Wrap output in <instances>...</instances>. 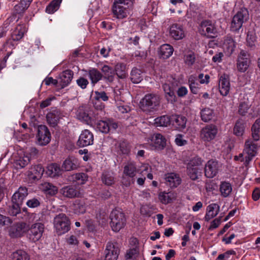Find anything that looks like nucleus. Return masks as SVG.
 Listing matches in <instances>:
<instances>
[{
    "mask_svg": "<svg viewBox=\"0 0 260 260\" xmlns=\"http://www.w3.org/2000/svg\"><path fill=\"white\" fill-rule=\"evenodd\" d=\"M258 145L250 140H247L245 143L244 152L247 154L245 158H243V154L241 153L239 156H235L236 160H240L241 161L244 160V164L247 166L251 161L253 158L256 155L258 149Z\"/></svg>",
    "mask_w": 260,
    "mask_h": 260,
    "instance_id": "obj_1",
    "label": "nucleus"
},
{
    "mask_svg": "<svg viewBox=\"0 0 260 260\" xmlns=\"http://www.w3.org/2000/svg\"><path fill=\"white\" fill-rule=\"evenodd\" d=\"M203 160L199 157L191 159L187 165V173L192 180H196L201 176Z\"/></svg>",
    "mask_w": 260,
    "mask_h": 260,
    "instance_id": "obj_2",
    "label": "nucleus"
},
{
    "mask_svg": "<svg viewBox=\"0 0 260 260\" xmlns=\"http://www.w3.org/2000/svg\"><path fill=\"white\" fill-rule=\"evenodd\" d=\"M160 98L155 93H147L141 100L140 107L143 111L156 109L159 105Z\"/></svg>",
    "mask_w": 260,
    "mask_h": 260,
    "instance_id": "obj_3",
    "label": "nucleus"
},
{
    "mask_svg": "<svg viewBox=\"0 0 260 260\" xmlns=\"http://www.w3.org/2000/svg\"><path fill=\"white\" fill-rule=\"evenodd\" d=\"M110 218L111 227L115 232H119L125 225L126 218L124 214L120 210H113L110 214Z\"/></svg>",
    "mask_w": 260,
    "mask_h": 260,
    "instance_id": "obj_4",
    "label": "nucleus"
},
{
    "mask_svg": "<svg viewBox=\"0 0 260 260\" xmlns=\"http://www.w3.org/2000/svg\"><path fill=\"white\" fill-rule=\"evenodd\" d=\"M54 228L58 235H62L70 230V221L65 214L59 213L54 218Z\"/></svg>",
    "mask_w": 260,
    "mask_h": 260,
    "instance_id": "obj_5",
    "label": "nucleus"
},
{
    "mask_svg": "<svg viewBox=\"0 0 260 260\" xmlns=\"http://www.w3.org/2000/svg\"><path fill=\"white\" fill-rule=\"evenodd\" d=\"M137 171L135 162L133 161L127 162L123 167L122 184L126 186H129L133 182V178L135 177Z\"/></svg>",
    "mask_w": 260,
    "mask_h": 260,
    "instance_id": "obj_6",
    "label": "nucleus"
},
{
    "mask_svg": "<svg viewBox=\"0 0 260 260\" xmlns=\"http://www.w3.org/2000/svg\"><path fill=\"white\" fill-rule=\"evenodd\" d=\"M45 225L40 222H37L28 226L27 237L30 241L36 242L40 240L44 232Z\"/></svg>",
    "mask_w": 260,
    "mask_h": 260,
    "instance_id": "obj_7",
    "label": "nucleus"
},
{
    "mask_svg": "<svg viewBox=\"0 0 260 260\" xmlns=\"http://www.w3.org/2000/svg\"><path fill=\"white\" fill-rule=\"evenodd\" d=\"M248 12L246 9H241L233 17L231 22V30L236 31L242 26L243 23L248 19Z\"/></svg>",
    "mask_w": 260,
    "mask_h": 260,
    "instance_id": "obj_8",
    "label": "nucleus"
},
{
    "mask_svg": "<svg viewBox=\"0 0 260 260\" xmlns=\"http://www.w3.org/2000/svg\"><path fill=\"white\" fill-rule=\"evenodd\" d=\"M118 126V123L112 119L100 120L96 124V129L104 134L114 133Z\"/></svg>",
    "mask_w": 260,
    "mask_h": 260,
    "instance_id": "obj_9",
    "label": "nucleus"
},
{
    "mask_svg": "<svg viewBox=\"0 0 260 260\" xmlns=\"http://www.w3.org/2000/svg\"><path fill=\"white\" fill-rule=\"evenodd\" d=\"M199 31L202 35L209 38H214L217 34L216 28L210 20L203 21L200 25Z\"/></svg>",
    "mask_w": 260,
    "mask_h": 260,
    "instance_id": "obj_10",
    "label": "nucleus"
},
{
    "mask_svg": "<svg viewBox=\"0 0 260 260\" xmlns=\"http://www.w3.org/2000/svg\"><path fill=\"white\" fill-rule=\"evenodd\" d=\"M76 115L78 120L88 125H91L94 121V117L92 111L88 108L79 107Z\"/></svg>",
    "mask_w": 260,
    "mask_h": 260,
    "instance_id": "obj_11",
    "label": "nucleus"
},
{
    "mask_svg": "<svg viewBox=\"0 0 260 260\" xmlns=\"http://www.w3.org/2000/svg\"><path fill=\"white\" fill-rule=\"evenodd\" d=\"M132 7V6H125L122 3L114 2L112 8V13L116 18L122 19L127 16Z\"/></svg>",
    "mask_w": 260,
    "mask_h": 260,
    "instance_id": "obj_12",
    "label": "nucleus"
},
{
    "mask_svg": "<svg viewBox=\"0 0 260 260\" xmlns=\"http://www.w3.org/2000/svg\"><path fill=\"white\" fill-rule=\"evenodd\" d=\"M218 132L217 127L214 124H208L201 131V138L205 142H210L214 139Z\"/></svg>",
    "mask_w": 260,
    "mask_h": 260,
    "instance_id": "obj_13",
    "label": "nucleus"
},
{
    "mask_svg": "<svg viewBox=\"0 0 260 260\" xmlns=\"http://www.w3.org/2000/svg\"><path fill=\"white\" fill-rule=\"evenodd\" d=\"M119 254V249L116 243L108 242L104 250L105 260H117Z\"/></svg>",
    "mask_w": 260,
    "mask_h": 260,
    "instance_id": "obj_14",
    "label": "nucleus"
},
{
    "mask_svg": "<svg viewBox=\"0 0 260 260\" xmlns=\"http://www.w3.org/2000/svg\"><path fill=\"white\" fill-rule=\"evenodd\" d=\"M37 138L40 145H46L50 142L51 135L46 126L44 125L38 126Z\"/></svg>",
    "mask_w": 260,
    "mask_h": 260,
    "instance_id": "obj_15",
    "label": "nucleus"
},
{
    "mask_svg": "<svg viewBox=\"0 0 260 260\" xmlns=\"http://www.w3.org/2000/svg\"><path fill=\"white\" fill-rule=\"evenodd\" d=\"M94 136L88 129L83 131L77 141V145L80 147H86L93 144Z\"/></svg>",
    "mask_w": 260,
    "mask_h": 260,
    "instance_id": "obj_16",
    "label": "nucleus"
},
{
    "mask_svg": "<svg viewBox=\"0 0 260 260\" xmlns=\"http://www.w3.org/2000/svg\"><path fill=\"white\" fill-rule=\"evenodd\" d=\"M28 231L26 223L21 222L12 225L9 230V235L12 238L21 237Z\"/></svg>",
    "mask_w": 260,
    "mask_h": 260,
    "instance_id": "obj_17",
    "label": "nucleus"
},
{
    "mask_svg": "<svg viewBox=\"0 0 260 260\" xmlns=\"http://www.w3.org/2000/svg\"><path fill=\"white\" fill-rule=\"evenodd\" d=\"M249 54L247 51L241 50L239 55L237 62L238 70L241 72H245L249 64Z\"/></svg>",
    "mask_w": 260,
    "mask_h": 260,
    "instance_id": "obj_18",
    "label": "nucleus"
},
{
    "mask_svg": "<svg viewBox=\"0 0 260 260\" xmlns=\"http://www.w3.org/2000/svg\"><path fill=\"white\" fill-rule=\"evenodd\" d=\"M219 165L217 161L209 160L205 167V175L209 178L214 177L218 171Z\"/></svg>",
    "mask_w": 260,
    "mask_h": 260,
    "instance_id": "obj_19",
    "label": "nucleus"
},
{
    "mask_svg": "<svg viewBox=\"0 0 260 260\" xmlns=\"http://www.w3.org/2000/svg\"><path fill=\"white\" fill-rule=\"evenodd\" d=\"M169 33L170 36L174 40L182 39L185 37L184 30L181 25L174 23L170 27Z\"/></svg>",
    "mask_w": 260,
    "mask_h": 260,
    "instance_id": "obj_20",
    "label": "nucleus"
},
{
    "mask_svg": "<svg viewBox=\"0 0 260 260\" xmlns=\"http://www.w3.org/2000/svg\"><path fill=\"white\" fill-rule=\"evenodd\" d=\"M164 179L166 184L170 187H176L181 182V179L179 175L175 173L166 174L164 176Z\"/></svg>",
    "mask_w": 260,
    "mask_h": 260,
    "instance_id": "obj_21",
    "label": "nucleus"
},
{
    "mask_svg": "<svg viewBox=\"0 0 260 260\" xmlns=\"http://www.w3.org/2000/svg\"><path fill=\"white\" fill-rule=\"evenodd\" d=\"M151 145L155 149H163L166 145L165 138L160 134H154L151 139Z\"/></svg>",
    "mask_w": 260,
    "mask_h": 260,
    "instance_id": "obj_22",
    "label": "nucleus"
},
{
    "mask_svg": "<svg viewBox=\"0 0 260 260\" xmlns=\"http://www.w3.org/2000/svg\"><path fill=\"white\" fill-rule=\"evenodd\" d=\"M61 118V113L57 109H54L49 112L46 116L47 121L50 126L55 127Z\"/></svg>",
    "mask_w": 260,
    "mask_h": 260,
    "instance_id": "obj_23",
    "label": "nucleus"
},
{
    "mask_svg": "<svg viewBox=\"0 0 260 260\" xmlns=\"http://www.w3.org/2000/svg\"><path fill=\"white\" fill-rule=\"evenodd\" d=\"M186 118L185 117L174 114L171 115L172 124L177 129L181 131L186 127Z\"/></svg>",
    "mask_w": 260,
    "mask_h": 260,
    "instance_id": "obj_24",
    "label": "nucleus"
},
{
    "mask_svg": "<svg viewBox=\"0 0 260 260\" xmlns=\"http://www.w3.org/2000/svg\"><path fill=\"white\" fill-rule=\"evenodd\" d=\"M27 195V188L26 187L20 186L13 195L12 201L13 203L21 205L23 201Z\"/></svg>",
    "mask_w": 260,
    "mask_h": 260,
    "instance_id": "obj_25",
    "label": "nucleus"
},
{
    "mask_svg": "<svg viewBox=\"0 0 260 260\" xmlns=\"http://www.w3.org/2000/svg\"><path fill=\"white\" fill-rule=\"evenodd\" d=\"M73 77V72L70 70L62 72L59 75V84L61 88L67 86L71 82Z\"/></svg>",
    "mask_w": 260,
    "mask_h": 260,
    "instance_id": "obj_26",
    "label": "nucleus"
},
{
    "mask_svg": "<svg viewBox=\"0 0 260 260\" xmlns=\"http://www.w3.org/2000/svg\"><path fill=\"white\" fill-rule=\"evenodd\" d=\"M44 169L41 165L32 166L28 172L29 178L32 181L40 179L44 173Z\"/></svg>",
    "mask_w": 260,
    "mask_h": 260,
    "instance_id": "obj_27",
    "label": "nucleus"
},
{
    "mask_svg": "<svg viewBox=\"0 0 260 260\" xmlns=\"http://www.w3.org/2000/svg\"><path fill=\"white\" fill-rule=\"evenodd\" d=\"M218 89L222 96L228 95V75L225 73L219 74Z\"/></svg>",
    "mask_w": 260,
    "mask_h": 260,
    "instance_id": "obj_28",
    "label": "nucleus"
},
{
    "mask_svg": "<svg viewBox=\"0 0 260 260\" xmlns=\"http://www.w3.org/2000/svg\"><path fill=\"white\" fill-rule=\"evenodd\" d=\"M59 193L64 197L74 198L78 197L79 192L73 186H67L62 187L59 190Z\"/></svg>",
    "mask_w": 260,
    "mask_h": 260,
    "instance_id": "obj_29",
    "label": "nucleus"
},
{
    "mask_svg": "<svg viewBox=\"0 0 260 260\" xmlns=\"http://www.w3.org/2000/svg\"><path fill=\"white\" fill-rule=\"evenodd\" d=\"M174 51L173 47L169 44H165L162 45L158 51L159 57L163 59L169 58Z\"/></svg>",
    "mask_w": 260,
    "mask_h": 260,
    "instance_id": "obj_30",
    "label": "nucleus"
},
{
    "mask_svg": "<svg viewBox=\"0 0 260 260\" xmlns=\"http://www.w3.org/2000/svg\"><path fill=\"white\" fill-rule=\"evenodd\" d=\"M79 166L78 160L74 157H69L63 162L62 170L70 171L76 169Z\"/></svg>",
    "mask_w": 260,
    "mask_h": 260,
    "instance_id": "obj_31",
    "label": "nucleus"
},
{
    "mask_svg": "<svg viewBox=\"0 0 260 260\" xmlns=\"http://www.w3.org/2000/svg\"><path fill=\"white\" fill-rule=\"evenodd\" d=\"M27 29L25 25H20L17 26L13 31L11 38L14 41H18L23 37L24 34L26 32Z\"/></svg>",
    "mask_w": 260,
    "mask_h": 260,
    "instance_id": "obj_32",
    "label": "nucleus"
},
{
    "mask_svg": "<svg viewBox=\"0 0 260 260\" xmlns=\"http://www.w3.org/2000/svg\"><path fill=\"white\" fill-rule=\"evenodd\" d=\"M219 206L216 204H210L207 207V212L205 216V220L209 221L218 214Z\"/></svg>",
    "mask_w": 260,
    "mask_h": 260,
    "instance_id": "obj_33",
    "label": "nucleus"
},
{
    "mask_svg": "<svg viewBox=\"0 0 260 260\" xmlns=\"http://www.w3.org/2000/svg\"><path fill=\"white\" fill-rule=\"evenodd\" d=\"M245 127L246 123L244 120L241 118L238 119L234 127V134L238 137L242 136L244 133Z\"/></svg>",
    "mask_w": 260,
    "mask_h": 260,
    "instance_id": "obj_34",
    "label": "nucleus"
},
{
    "mask_svg": "<svg viewBox=\"0 0 260 260\" xmlns=\"http://www.w3.org/2000/svg\"><path fill=\"white\" fill-rule=\"evenodd\" d=\"M114 71L119 78L124 79L127 76V68L126 64L124 63H117L115 66Z\"/></svg>",
    "mask_w": 260,
    "mask_h": 260,
    "instance_id": "obj_35",
    "label": "nucleus"
},
{
    "mask_svg": "<svg viewBox=\"0 0 260 260\" xmlns=\"http://www.w3.org/2000/svg\"><path fill=\"white\" fill-rule=\"evenodd\" d=\"M41 188L46 194L50 196H54L58 192V188L56 186L47 182L42 183Z\"/></svg>",
    "mask_w": 260,
    "mask_h": 260,
    "instance_id": "obj_36",
    "label": "nucleus"
},
{
    "mask_svg": "<svg viewBox=\"0 0 260 260\" xmlns=\"http://www.w3.org/2000/svg\"><path fill=\"white\" fill-rule=\"evenodd\" d=\"M176 198V193L174 192H163L159 194V200L164 204H168L175 200Z\"/></svg>",
    "mask_w": 260,
    "mask_h": 260,
    "instance_id": "obj_37",
    "label": "nucleus"
},
{
    "mask_svg": "<svg viewBox=\"0 0 260 260\" xmlns=\"http://www.w3.org/2000/svg\"><path fill=\"white\" fill-rule=\"evenodd\" d=\"M61 173V169L56 164H52L48 166L46 174L50 177L53 178L59 176Z\"/></svg>",
    "mask_w": 260,
    "mask_h": 260,
    "instance_id": "obj_38",
    "label": "nucleus"
},
{
    "mask_svg": "<svg viewBox=\"0 0 260 260\" xmlns=\"http://www.w3.org/2000/svg\"><path fill=\"white\" fill-rule=\"evenodd\" d=\"M10 260H30L28 254L23 250H17L12 252L10 256Z\"/></svg>",
    "mask_w": 260,
    "mask_h": 260,
    "instance_id": "obj_39",
    "label": "nucleus"
},
{
    "mask_svg": "<svg viewBox=\"0 0 260 260\" xmlns=\"http://www.w3.org/2000/svg\"><path fill=\"white\" fill-rule=\"evenodd\" d=\"M171 123V116L165 115L154 119V124L156 126L167 127Z\"/></svg>",
    "mask_w": 260,
    "mask_h": 260,
    "instance_id": "obj_40",
    "label": "nucleus"
},
{
    "mask_svg": "<svg viewBox=\"0 0 260 260\" xmlns=\"http://www.w3.org/2000/svg\"><path fill=\"white\" fill-rule=\"evenodd\" d=\"M88 76L91 80V83L94 85L102 79L103 75L97 69L93 68L89 70Z\"/></svg>",
    "mask_w": 260,
    "mask_h": 260,
    "instance_id": "obj_41",
    "label": "nucleus"
},
{
    "mask_svg": "<svg viewBox=\"0 0 260 260\" xmlns=\"http://www.w3.org/2000/svg\"><path fill=\"white\" fill-rule=\"evenodd\" d=\"M29 157L25 155H20L15 160V166L19 169H21L25 167L29 162Z\"/></svg>",
    "mask_w": 260,
    "mask_h": 260,
    "instance_id": "obj_42",
    "label": "nucleus"
},
{
    "mask_svg": "<svg viewBox=\"0 0 260 260\" xmlns=\"http://www.w3.org/2000/svg\"><path fill=\"white\" fill-rule=\"evenodd\" d=\"M252 137L254 141H257L260 138V119H256L251 127Z\"/></svg>",
    "mask_w": 260,
    "mask_h": 260,
    "instance_id": "obj_43",
    "label": "nucleus"
},
{
    "mask_svg": "<svg viewBox=\"0 0 260 260\" xmlns=\"http://www.w3.org/2000/svg\"><path fill=\"white\" fill-rule=\"evenodd\" d=\"M73 209L76 214H83L86 211L85 203L83 201L77 200L73 204Z\"/></svg>",
    "mask_w": 260,
    "mask_h": 260,
    "instance_id": "obj_44",
    "label": "nucleus"
},
{
    "mask_svg": "<svg viewBox=\"0 0 260 260\" xmlns=\"http://www.w3.org/2000/svg\"><path fill=\"white\" fill-rule=\"evenodd\" d=\"M88 176L84 173H76L72 175L71 179L77 184H84L87 180Z\"/></svg>",
    "mask_w": 260,
    "mask_h": 260,
    "instance_id": "obj_45",
    "label": "nucleus"
},
{
    "mask_svg": "<svg viewBox=\"0 0 260 260\" xmlns=\"http://www.w3.org/2000/svg\"><path fill=\"white\" fill-rule=\"evenodd\" d=\"M105 78L109 82H111L114 80V73L113 69L107 66L104 65L101 69Z\"/></svg>",
    "mask_w": 260,
    "mask_h": 260,
    "instance_id": "obj_46",
    "label": "nucleus"
},
{
    "mask_svg": "<svg viewBox=\"0 0 260 260\" xmlns=\"http://www.w3.org/2000/svg\"><path fill=\"white\" fill-rule=\"evenodd\" d=\"M138 246L132 247L128 249L125 254V260H135L139 254Z\"/></svg>",
    "mask_w": 260,
    "mask_h": 260,
    "instance_id": "obj_47",
    "label": "nucleus"
},
{
    "mask_svg": "<svg viewBox=\"0 0 260 260\" xmlns=\"http://www.w3.org/2000/svg\"><path fill=\"white\" fill-rule=\"evenodd\" d=\"M102 182L106 185H111L114 183L113 173L110 172L103 173L102 176Z\"/></svg>",
    "mask_w": 260,
    "mask_h": 260,
    "instance_id": "obj_48",
    "label": "nucleus"
},
{
    "mask_svg": "<svg viewBox=\"0 0 260 260\" xmlns=\"http://www.w3.org/2000/svg\"><path fill=\"white\" fill-rule=\"evenodd\" d=\"M142 71L137 68H133L131 73V79L134 83H138L142 80Z\"/></svg>",
    "mask_w": 260,
    "mask_h": 260,
    "instance_id": "obj_49",
    "label": "nucleus"
},
{
    "mask_svg": "<svg viewBox=\"0 0 260 260\" xmlns=\"http://www.w3.org/2000/svg\"><path fill=\"white\" fill-rule=\"evenodd\" d=\"M62 0H53L46 7V12L48 14H53L60 6Z\"/></svg>",
    "mask_w": 260,
    "mask_h": 260,
    "instance_id": "obj_50",
    "label": "nucleus"
},
{
    "mask_svg": "<svg viewBox=\"0 0 260 260\" xmlns=\"http://www.w3.org/2000/svg\"><path fill=\"white\" fill-rule=\"evenodd\" d=\"M201 119L204 122H208L212 119L213 116V111L210 108H205L200 112Z\"/></svg>",
    "mask_w": 260,
    "mask_h": 260,
    "instance_id": "obj_51",
    "label": "nucleus"
},
{
    "mask_svg": "<svg viewBox=\"0 0 260 260\" xmlns=\"http://www.w3.org/2000/svg\"><path fill=\"white\" fill-rule=\"evenodd\" d=\"M247 45L251 49L255 48L256 42V37L255 34L253 31H248L246 38Z\"/></svg>",
    "mask_w": 260,
    "mask_h": 260,
    "instance_id": "obj_52",
    "label": "nucleus"
},
{
    "mask_svg": "<svg viewBox=\"0 0 260 260\" xmlns=\"http://www.w3.org/2000/svg\"><path fill=\"white\" fill-rule=\"evenodd\" d=\"M108 216L104 211H100L96 214V218L100 225L103 226L106 224L108 221Z\"/></svg>",
    "mask_w": 260,
    "mask_h": 260,
    "instance_id": "obj_53",
    "label": "nucleus"
},
{
    "mask_svg": "<svg viewBox=\"0 0 260 260\" xmlns=\"http://www.w3.org/2000/svg\"><path fill=\"white\" fill-rule=\"evenodd\" d=\"M21 205L16 203L12 202V204L9 207L8 212L10 215L16 216L20 213Z\"/></svg>",
    "mask_w": 260,
    "mask_h": 260,
    "instance_id": "obj_54",
    "label": "nucleus"
},
{
    "mask_svg": "<svg viewBox=\"0 0 260 260\" xmlns=\"http://www.w3.org/2000/svg\"><path fill=\"white\" fill-rule=\"evenodd\" d=\"M184 62L188 66H192L196 62V54L193 52H189L184 55Z\"/></svg>",
    "mask_w": 260,
    "mask_h": 260,
    "instance_id": "obj_55",
    "label": "nucleus"
},
{
    "mask_svg": "<svg viewBox=\"0 0 260 260\" xmlns=\"http://www.w3.org/2000/svg\"><path fill=\"white\" fill-rule=\"evenodd\" d=\"M119 150L122 154H128L131 151V145L126 141H121L119 143Z\"/></svg>",
    "mask_w": 260,
    "mask_h": 260,
    "instance_id": "obj_56",
    "label": "nucleus"
},
{
    "mask_svg": "<svg viewBox=\"0 0 260 260\" xmlns=\"http://www.w3.org/2000/svg\"><path fill=\"white\" fill-rule=\"evenodd\" d=\"M95 96L94 98L98 101H103L104 102L107 101L109 100V97L107 95L106 93L104 91H96L94 92Z\"/></svg>",
    "mask_w": 260,
    "mask_h": 260,
    "instance_id": "obj_57",
    "label": "nucleus"
},
{
    "mask_svg": "<svg viewBox=\"0 0 260 260\" xmlns=\"http://www.w3.org/2000/svg\"><path fill=\"white\" fill-rule=\"evenodd\" d=\"M40 200L35 198H33L30 199L26 202V205L31 208H35L39 207L40 205Z\"/></svg>",
    "mask_w": 260,
    "mask_h": 260,
    "instance_id": "obj_58",
    "label": "nucleus"
},
{
    "mask_svg": "<svg viewBox=\"0 0 260 260\" xmlns=\"http://www.w3.org/2000/svg\"><path fill=\"white\" fill-rule=\"evenodd\" d=\"M10 22L11 19L8 18L4 22L3 25L0 27V39L6 36L8 30L7 27L10 24Z\"/></svg>",
    "mask_w": 260,
    "mask_h": 260,
    "instance_id": "obj_59",
    "label": "nucleus"
},
{
    "mask_svg": "<svg viewBox=\"0 0 260 260\" xmlns=\"http://www.w3.org/2000/svg\"><path fill=\"white\" fill-rule=\"evenodd\" d=\"M77 85L82 89H85L89 84V82L87 79L84 77H80L76 80Z\"/></svg>",
    "mask_w": 260,
    "mask_h": 260,
    "instance_id": "obj_60",
    "label": "nucleus"
},
{
    "mask_svg": "<svg viewBox=\"0 0 260 260\" xmlns=\"http://www.w3.org/2000/svg\"><path fill=\"white\" fill-rule=\"evenodd\" d=\"M15 42H17V41H14L12 40V38L8 39L4 45V48H6V49L8 48L12 49L15 48L17 45V43Z\"/></svg>",
    "mask_w": 260,
    "mask_h": 260,
    "instance_id": "obj_61",
    "label": "nucleus"
},
{
    "mask_svg": "<svg viewBox=\"0 0 260 260\" xmlns=\"http://www.w3.org/2000/svg\"><path fill=\"white\" fill-rule=\"evenodd\" d=\"M219 190L223 197H227L228 193L226 191L228 190V182L226 181H222L220 185Z\"/></svg>",
    "mask_w": 260,
    "mask_h": 260,
    "instance_id": "obj_62",
    "label": "nucleus"
},
{
    "mask_svg": "<svg viewBox=\"0 0 260 260\" xmlns=\"http://www.w3.org/2000/svg\"><path fill=\"white\" fill-rule=\"evenodd\" d=\"M166 98L167 101L171 103H173L176 101V97L173 89L170 92L169 91L166 93Z\"/></svg>",
    "mask_w": 260,
    "mask_h": 260,
    "instance_id": "obj_63",
    "label": "nucleus"
},
{
    "mask_svg": "<svg viewBox=\"0 0 260 260\" xmlns=\"http://www.w3.org/2000/svg\"><path fill=\"white\" fill-rule=\"evenodd\" d=\"M12 222L8 217L0 214V225L2 226L9 225Z\"/></svg>",
    "mask_w": 260,
    "mask_h": 260,
    "instance_id": "obj_64",
    "label": "nucleus"
}]
</instances>
